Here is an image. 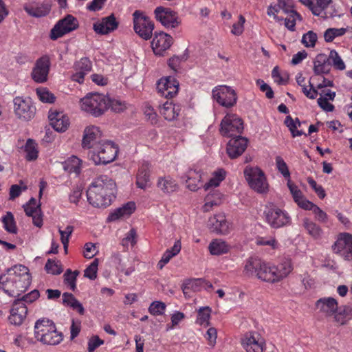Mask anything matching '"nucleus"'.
<instances>
[{"instance_id":"obj_33","label":"nucleus","mask_w":352,"mask_h":352,"mask_svg":"<svg viewBox=\"0 0 352 352\" xmlns=\"http://www.w3.org/2000/svg\"><path fill=\"white\" fill-rule=\"evenodd\" d=\"M313 69L316 76L327 74L331 70L328 56L324 54H318L314 60Z\"/></svg>"},{"instance_id":"obj_20","label":"nucleus","mask_w":352,"mask_h":352,"mask_svg":"<svg viewBox=\"0 0 352 352\" xmlns=\"http://www.w3.org/2000/svg\"><path fill=\"white\" fill-rule=\"evenodd\" d=\"M208 228L217 234H227L231 230L232 225L227 221L224 214L219 213L208 219Z\"/></svg>"},{"instance_id":"obj_64","label":"nucleus","mask_w":352,"mask_h":352,"mask_svg":"<svg viewBox=\"0 0 352 352\" xmlns=\"http://www.w3.org/2000/svg\"><path fill=\"white\" fill-rule=\"evenodd\" d=\"M293 137L300 136L302 133L297 129L300 123H296L292 118L287 117L285 121Z\"/></svg>"},{"instance_id":"obj_34","label":"nucleus","mask_w":352,"mask_h":352,"mask_svg":"<svg viewBox=\"0 0 352 352\" xmlns=\"http://www.w3.org/2000/svg\"><path fill=\"white\" fill-rule=\"evenodd\" d=\"M157 187L164 193L170 194L178 189V184L170 175H164L158 177Z\"/></svg>"},{"instance_id":"obj_40","label":"nucleus","mask_w":352,"mask_h":352,"mask_svg":"<svg viewBox=\"0 0 352 352\" xmlns=\"http://www.w3.org/2000/svg\"><path fill=\"white\" fill-rule=\"evenodd\" d=\"M63 168L69 173H74L77 175L82 168V160L76 156H72L63 163Z\"/></svg>"},{"instance_id":"obj_62","label":"nucleus","mask_w":352,"mask_h":352,"mask_svg":"<svg viewBox=\"0 0 352 352\" xmlns=\"http://www.w3.org/2000/svg\"><path fill=\"white\" fill-rule=\"evenodd\" d=\"M314 80H315V77H314V76H312L310 78V80L309 81V89L306 85H303V87H302V91L309 99H315L318 94V90L316 89V87H314V85L311 82V81H314Z\"/></svg>"},{"instance_id":"obj_36","label":"nucleus","mask_w":352,"mask_h":352,"mask_svg":"<svg viewBox=\"0 0 352 352\" xmlns=\"http://www.w3.org/2000/svg\"><path fill=\"white\" fill-rule=\"evenodd\" d=\"M181 111L179 104H174L172 102H166L160 108L161 115L167 120L171 121L175 120Z\"/></svg>"},{"instance_id":"obj_5","label":"nucleus","mask_w":352,"mask_h":352,"mask_svg":"<svg viewBox=\"0 0 352 352\" xmlns=\"http://www.w3.org/2000/svg\"><path fill=\"white\" fill-rule=\"evenodd\" d=\"M272 263L265 262L258 257H250L245 263L243 274L272 283Z\"/></svg>"},{"instance_id":"obj_32","label":"nucleus","mask_w":352,"mask_h":352,"mask_svg":"<svg viewBox=\"0 0 352 352\" xmlns=\"http://www.w3.org/2000/svg\"><path fill=\"white\" fill-rule=\"evenodd\" d=\"M151 165L147 162H143L137 173L135 184L138 188L145 189L150 183Z\"/></svg>"},{"instance_id":"obj_63","label":"nucleus","mask_w":352,"mask_h":352,"mask_svg":"<svg viewBox=\"0 0 352 352\" xmlns=\"http://www.w3.org/2000/svg\"><path fill=\"white\" fill-rule=\"evenodd\" d=\"M256 243L258 245H268L272 249L278 248V243L273 237H258L256 239Z\"/></svg>"},{"instance_id":"obj_22","label":"nucleus","mask_w":352,"mask_h":352,"mask_svg":"<svg viewBox=\"0 0 352 352\" xmlns=\"http://www.w3.org/2000/svg\"><path fill=\"white\" fill-rule=\"evenodd\" d=\"M48 118L50 121V124L53 129L58 132H64L69 126V118L63 111L56 109L51 110L49 112Z\"/></svg>"},{"instance_id":"obj_1","label":"nucleus","mask_w":352,"mask_h":352,"mask_svg":"<svg viewBox=\"0 0 352 352\" xmlns=\"http://www.w3.org/2000/svg\"><path fill=\"white\" fill-rule=\"evenodd\" d=\"M31 284V276L27 267L16 265L8 269L3 276L1 275V289L8 296L19 297L25 292Z\"/></svg>"},{"instance_id":"obj_58","label":"nucleus","mask_w":352,"mask_h":352,"mask_svg":"<svg viewBox=\"0 0 352 352\" xmlns=\"http://www.w3.org/2000/svg\"><path fill=\"white\" fill-rule=\"evenodd\" d=\"M335 321L339 324H344L349 320V315L344 307H338V310L333 314Z\"/></svg>"},{"instance_id":"obj_57","label":"nucleus","mask_w":352,"mask_h":352,"mask_svg":"<svg viewBox=\"0 0 352 352\" xmlns=\"http://www.w3.org/2000/svg\"><path fill=\"white\" fill-rule=\"evenodd\" d=\"M45 270L51 274H60L63 272V267L59 261L49 259L45 264Z\"/></svg>"},{"instance_id":"obj_55","label":"nucleus","mask_w":352,"mask_h":352,"mask_svg":"<svg viewBox=\"0 0 352 352\" xmlns=\"http://www.w3.org/2000/svg\"><path fill=\"white\" fill-rule=\"evenodd\" d=\"M318 40L317 34L313 31H308L304 34L301 42L306 47H314Z\"/></svg>"},{"instance_id":"obj_61","label":"nucleus","mask_w":352,"mask_h":352,"mask_svg":"<svg viewBox=\"0 0 352 352\" xmlns=\"http://www.w3.org/2000/svg\"><path fill=\"white\" fill-rule=\"evenodd\" d=\"M24 210L28 216L35 215L37 212L41 211L39 205L37 204L35 199L32 198L29 202L24 206Z\"/></svg>"},{"instance_id":"obj_3","label":"nucleus","mask_w":352,"mask_h":352,"mask_svg":"<svg viewBox=\"0 0 352 352\" xmlns=\"http://www.w3.org/2000/svg\"><path fill=\"white\" fill-rule=\"evenodd\" d=\"M34 337L43 344L57 345L63 339V334L57 331L54 323L46 318L38 320L34 324Z\"/></svg>"},{"instance_id":"obj_13","label":"nucleus","mask_w":352,"mask_h":352,"mask_svg":"<svg viewBox=\"0 0 352 352\" xmlns=\"http://www.w3.org/2000/svg\"><path fill=\"white\" fill-rule=\"evenodd\" d=\"M214 99L221 106L230 107L234 105L237 100L235 91L230 87L219 85L212 90Z\"/></svg>"},{"instance_id":"obj_15","label":"nucleus","mask_w":352,"mask_h":352,"mask_svg":"<svg viewBox=\"0 0 352 352\" xmlns=\"http://www.w3.org/2000/svg\"><path fill=\"white\" fill-rule=\"evenodd\" d=\"M333 250L345 260H352V234L347 232L340 233L333 245Z\"/></svg>"},{"instance_id":"obj_29","label":"nucleus","mask_w":352,"mask_h":352,"mask_svg":"<svg viewBox=\"0 0 352 352\" xmlns=\"http://www.w3.org/2000/svg\"><path fill=\"white\" fill-rule=\"evenodd\" d=\"M91 63L88 58H82L74 64V73L72 76L74 81L82 83L85 76L91 71Z\"/></svg>"},{"instance_id":"obj_53","label":"nucleus","mask_w":352,"mask_h":352,"mask_svg":"<svg viewBox=\"0 0 352 352\" xmlns=\"http://www.w3.org/2000/svg\"><path fill=\"white\" fill-rule=\"evenodd\" d=\"M78 275V271L72 272L70 270H66L64 274V281L65 283L69 286L70 289L73 291L76 288V278Z\"/></svg>"},{"instance_id":"obj_23","label":"nucleus","mask_w":352,"mask_h":352,"mask_svg":"<svg viewBox=\"0 0 352 352\" xmlns=\"http://www.w3.org/2000/svg\"><path fill=\"white\" fill-rule=\"evenodd\" d=\"M27 314L26 305L22 301L14 300L10 309L8 320L12 324L20 326L25 320Z\"/></svg>"},{"instance_id":"obj_16","label":"nucleus","mask_w":352,"mask_h":352,"mask_svg":"<svg viewBox=\"0 0 352 352\" xmlns=\"http://www.w3.org/2000/svg\"><path fill=\"white\" fill-rule=\"evenodd\" d=\"M102 131L99 127L90 125L87 126L83 132L82 146L83 148L93 150L95 146L102 142Z\"/></svg>"},{"instance_id":"obj_2","label":"nucleus","mask_w":352,"mask_h":352,"mask_svg":"<svg viewBox=\"0 0 352 352\" xmlns=\"http://www.w3.org/2000/svg\"><path fill=\"white\" fill-rule=\"evenodd\" d=\"M116 183L107 175H102L91 182L87 191V200L95 207L109 206L114 197Z\"/></svg>"},{"instance_id":"obj_27","label":"nucleus","mask_w":352,"mask_h":352,"mask_svg":"<svg viewBox=\"0 0 352 352\" xmlns=\"http://www.w3.org/2000/svg\"><path fill=\"white\" fill-rule=\"evenodd\" d=\"M293 266L290 259H285L278 265L272 264V283H278L286 278L292 271Z\"/></svg>"},{"instance_id":"obj_51","label":"nucleus","mask_w":352,"mask_h":352,"mask_svg":"<svg viewBox=\"0 0 352 352\" xmlns=\"http://www.w3.org/2000/svg\"><path fill=\"white\" fill-rule=\"evenodd\" d=\"M275 160L278 172L287 179V182L291 180L290 172L285 160L280 156H277Z\"/></svg>"},{"instance_id":"obj_50","label":"nucleus","mask_w":352,"mask_h":352,"mask_svg":"<svg viewBox=\"0 0 352 352\" xmlns=\"http://www.w3.org/2000/svg\"><path fill=\"white\" fill-rule=\"evenodd\" d=\"M346 32L345 28H329L324 33V38L326 42H331L334 38L344 35Z\"/></svg>"},{"instance_id":"obj_39","label":"nucleus","mask_w":352,"mask_h":352,"mask_svg":"<svg viewBox=\"0 0 352 352\" xmlns=\"http://www.w3.org/2000/svg\"><path fill=\"white\" fill-rule=\"evenodd\" d=\"M202 174L200 171L190 170L187 173L186 186L192 190H197L201 185Z\"/></svg>"},{"instance_id":"obj_47","label":"nucleus","mask_w":352,"mask_h":352,"mask_svg":"<svg viewBox=\"0 0 352 352\" xmlns=\"http://www.w3.org/2000/svg\"><path fill=\"white\" fill-rule=\"evenodd\" d=\"M221 194L216 191L213 194H208L206 197V203L203 206L204 212H208L213 206L220 204L221 199Z\"/></svg>"},{"instance_id":"obj_42","label":"nucleus","mask_w":352,"mask_h":352,"mask_svg":"<svg viewBox=\"0 0 352 352\" xmlns=\"http://www.w3.org/2000/svg\"><path fill=\"white\" fill-rule=\"evenodd\" d=\"M226 176V171L219 168L214 171L208 181L204 186V188L206 190H208L211 188H216L219 186L221 182L225 179Z\"/></svg>"},{"instance_id":"obj_11","label":"nucleus","mask_w":352,"mask_h":352,"mask_svg":"<svg viewBox=\"0 0 352 352\" xmlns=\"http://www.w3.org/2000/svg\"><path fill=\"white\" fill-rule=\"evenodd\" d=\"M243 129L242 120L236 114L228 113L221 122L220 133L222 135L231 137L241 133Z\"/></svg>"},{"instance_id":"obj_38","label":"nucleus","mask_w":352,"mask_h":352,"mask_svg":"<svg viewBox=\"0 0 352 352\" xmlns=\"http://www.w3.org/2000/svg\"><path fill=\"white\" fill-rule=\"evenodd\" d=\"M230 249V245L222 239H214L212 240L209 245L208 250L212 255H221L226 254Z\"/></svg>"},{"instance_id":"obj_10","label":"nucleus","mask_w":352,"mask_h":352,"mask_svg":"<svg viewBox=\"0 0 352 352\" xmlns=\"http://www.w3.org/2000/svg\"><path fill=\"white\" fill-rule=\"evenodd\" d=\"M13 104L14 113L19 119L29 121L34 117L36 108L30 98L16 97Z\"/></svg>"},{"instance_id":"obj_60","label":"nucleus","mask_w":352,"mask_h":352,"mask_svg":"<svg viewBox=\"0 0 352 352\" xmlns=\"http://www.w3.org/2000/svg\"><path fill=\"white\" fill-rule=\"evenodd\" d=\"M28 187L23 182H21L19 184L12 185L10 188V199H14L19 197L22 192L25 191Z\"/></svg>"},{"instance_id":"obj_43","label":"nucleus","mask_w":352,"mask_h":352,"mask_svg":"<svg viewBox=\"0 0 352 352\" xmlns=\"http://www.w3.org/2000/svg\"><path fill=\"white\" fill-rule=\"evenodd\" d=\"M212 309L210 307H201L197 309L195 323L202 327H208L210 324Z\"/></svg>"},{"instance_id":"obj_19","label":"nucleus","mask_w":352,"mask_h":352,"mask_svg":"<svg viewBox=\"0 0 352 352\" xmlns=\"http://www.w3.org/2000/svg\"><path fill=\"white\" fill-rule=\"evenodd\" d=\"M173 43L172 36L163 32H155L151 42V47L155 54L162 56Z\"/></svg>"},{"instance_id":"obj_25","label":"nucleus","mask_w":352,"mask_h":352,"mask_svg":"<svg viewBox=\"0 0 352 352\" xmlns=\"http://www.w3.org/2000/svg\"><path fill=\"white\" fill-rule=\"evenodd\" d=\"M118 27V21L113 14H111L94 23L93 29L96 33L105 35L113 32Z\"/></svg>"},{"instance_id":"obj_7","label":"nucleus","mask_w":352,"mask_h":352,"mask_svg":"<svg viewBox=\"0 0 352 352\" xmlns=\"http://www.w3.org/2000/svg\"><path fill=\"white\" fill-rule=\"evenodd\" d=\"M245 178L249 186L259 194H266L270 185L264 172L257 166H247L244 169Z\"/></svg>"},{"instance_id":"obj_54","label":"nucleus","mask_w":352,"mask_h":352,"mask_svg":"<svg viewBox=\"0 0 352 352\" xmlns=\"http://www.w3.org/2000/svg\"><path fill=\"white\" fill-rule=\"evenodd\" d=\"M328 58L329 62L331 61L336 69L339 70H344L345 69V64L336 51L331 50Z\"/></svg>"},{"instance_id":"obj_21","label":"nucleus","mask_w":352,"mask_h":352,"mask_svg":"<svg viewBox=\"0 0 352 352\" xmlns=\"http://www.w3.org/2000/svg\"><path fill=\"white\" fill-rule=\"evenodd\" d=\"M157 89L162 96L165 98H173L178 92L179 82L173 77H163L158 80Z\"/></svg>"},{"instance_id":"obj_35","label":"nucleus","mask_w":352,"mask_h":352,"mask_svg":"<svg viewBox=\"0 0 352 352\" xmlns=\"http://www.w3.org/2000/svg\"><path fill=\"white\" fill-rule=\"evenodd\" d=\"M135 204L133 201H129L112 212L109 215L108 220L110 221H115L121 218L129 217L135 211Z\"/></svg>"},{"instance_id":"obj_9","label":"nucleus","mask_w":352,"mask_h":352,"mask_svg":"<svg viewBox=\"0 0 352 352\" xmlns=\"http://www.w3.org/2000/svg\"><path fill=\"white\" fill-rule=\"evenodd\" d=\"M133 22L134 31L140 38L146 41L151 38L155 26L148 16L140 10H135Z\"/></svg>"},{"instance_id":"obj_6","label":"nucleus","mask_w":352,"mask_h":352,"mask_svg":"<svg viewBox=\"0 0 352 352\" xmlns=\"http://www.w3.org/2000/svg\"><path fill=\"white\" fill-rule=\"evenodd\" d=\"M118 153V148L111 141H103L88 153L89 158L96 165L107 164L114 161Z\"/></svg>"},{"instance_id":"obj_8","label":"nucleus","mask_w":352,"mask_h":352,"mask_svg":"<svg viewBox=\"0 0 352 352\" xmlns=\"http://www.w3.org/2000/svg\"><path fill=\"white\" fill-rule=\"evenodd\" d=\"M263 215L265 221L274 228H279L291 223L289 214L272 203L265 206Z\"/></svg>"},{"instance_id":"obj_28","label":"nucleus","mask_w":352,"mask_h":352,"mask_svg":"<svg viewBox=\"0 0 352 352\" xmlns=\"http://www.w3.org/2000/svg\"><path fill=\"white\" fill-rule=\"evenodd\" d=\"M302 227L311 239L316 241H322L324 237V232L320 225L309 218L302 219Z\"/></svg>"},{"instance_id":"obj_45","label":"nucleus","mask_w":352,"mask_h":352,"mask_svg":"<svg viewBox=\"0 0 352 352\" xmlns=\"http://www.w3.org/2000/svg\"><path fill=\"white\" fill-rule=\"evenodd\" d=\"M25 11L31 16L35 17L44 16L50 12V8L44 4H35L26 6Z\"/></svg>"},{"instance_id":"obj_41","label":"nucleus","mask_w":352,"mask_h":352,"mask_svg":"<svg viewBox=\"0 0 352 352\" xmlns=\"http://www.w3.org/2000/svg\"><path fill=\"white\" fill-rule=\"evenodd\" d=\"M25 158L28 161H34L38 156V146L37 143L32 139H28L23 146Z\"/></svg>"},{"instance_id":"obj_46","label":"nucleus","mask_w":352,"mask_h":352,"mask_svg":"<svg viewBox=\"0 0 352 352\" xmlns=\"http://www.w3.org/2000/svg\"><path fill=\"white\" fill-rule=\"evenodd\" d=\"M310 205L307 207V208H305V210H311L313 213L315 214V218L317 221H318L320 223H325L328 222L329 221V216L328 214L323 211L320 208H319L318 206L310 202Z\"/></svg>"},{"instance_id":"obj_18","label":"nucleus","mask_w":352,"mask_h":352,"mask_svg":"<svg viewBox=\"0 0 352 352\" xmlns=\"http://www.w3.org/2000/svg\"><path fill=\"white\" fill-rule=\"evenodd\" d=\"M50 67V61L47 56H43L38 59L31 74L32 79L38 83L46 82L47 80Z\"/></svg>"},{"instance_id":"obj_12","label":"nucleus","mask_w":352,"mask_h":352,"mask_svg":"<svg viewBox=\"0 0 352 352\" xmlns=\"http://www.w3.org/2000/svg\"><path fill=\"white\" fill-rule=\"evenodd\" d=\"M241 342L246 352H263L266 348L264 338L256 331H250L244 334Z\"/></svg>"},{"instance_id":"obj_44","label":"nucleus","mask_w":352,"mask_h":352,"mask_svg":"<svg viewBox=\"0 0 352 352\" xmlns=\"http://www.w3.org/2000/svg\"><path fill=\"white\" fill-rule=\"evenodd\" d=\"M1 222L3 224L4 229L10 234H16L18 228L13 214L11 212H7L2 217Z\"/></svg>"},{"instance_id":"obj_31","label":"nucleus","mask_w":352,"mask_h":352,"mask_svg":"<svg viewBox=\"0 0 352 352\" xmlns=\"http://www.w3.org/2000/svg\"><path fill=\"white\" fill-rule=\"evenodd\" d=\"M287 186L292 196L294 201L299 208L305 210V208H307L309 206H311V201L304 196L298 186H296L292 180H288L287 182Z\"/></svg>"},{"instance_id":"obj_56","label":"nucleus","mask_w":352,"mask_h":352,"mask_svg":"<svg viewBox=\"0 0 352 352\" xmlns=\"http://www.w3.org/2000/svg\"><path fill=\"white\" fill-rule=\"evenodd\" d=\"M166 307L165 303L161 301H154L150 305L148 311L153 316H160L164 314Z\"/></svg>"},{"instance_id":"obj_48","label":"nucleus","mask_w":352,"mask_h":352,"mask_svg":"<svg viewBox=\"0 0 352 352\" xmlns=\"http://www.w3.org/2000/svg\"><path fill=\"white\" fill-rule=\"evenodd\" d=\"M38 99L45 103H53L55 101L54 95L45 87H40L36 90Z\"/></svg>"},{"instance_id":"obj_26","label":"nucleus","mask_w":352,"mask_h":352,"mask_svg":"<svg viewBox=\"0 0 352 352\" xmlns=\"http://www.w3.org/2000/svg\"><path fill=\"white\" fill-rule=\"evenodd\" d=\"M247 146L248 140L243 137L238 136L230 140L227 144L226 151L230 158H236L243 154Z\"/></svg>"},{"instance_id":"obj_37","label":"nucleus","mask_w":352,"mask_h":352,"mask_svg":"<svg viewBox=\"0 0 352 352\" xmlns=\"http://www.w3.org/2000/svg\"><path fill=\"white\" fill-rule=\"evenodd\" d=\"M181 248V241L179 240L175 241L173 246L170 249H167L163 254L160 261L157 263V267L160 270L162 269L173 257L179 253Z\"/></svg>"},{"instance_id":"obj_30","label":"nucleus","mask_w":352,"mask_h":352,"mask_svg":"<svg viewBox=\"0 0 352 352\" xmlns=\"http://www.w3.org/2000/svg\"><path fill=\"white\" fill-rule=\"evenodd\" d=\"M316 307L320 313L331 316L338 310V301L332 297L321 298L316 302Z\"/></svg>"},{"instance_id":"obj_49","label":"nucleus","mask_w":352,"mask_h":352,"mask_svg":"<svg viewBox=\"0 0 352 352\" xmlns=\"http://www.w3.org/2000/svg\"><path fill=\"white\" fill-rule=\"evenodd\" d=\"M74 231V227L72 226H67L64 230L58 228V232L60 235V241L63 245L65 253L67 252L68 244L69 238Z\"/></svg>"},{"instance_id":"obj_17","label":"nucleus","mask_w":352,"mask_h":352,"mask_svg":"<svg viewBox=\"0 0 352 352\" xmlns=\"http://www.w3.org/2000/svg\"><path fill=\"white\" fill-rule=\"evenodd\" d=\"M154 12L156 19L167 28H174L179 24L177 14L168 8L157 7Z\"/></svg>"},{"instance_id":"obj_24","label":"nucleus","mask_w":352,"mask_h":352,"mask_svg":"<svg viewBox=\"0 0 352 352\" xmlns=\"http://www.w3.org/2000/svg\"><path fill=\"white\" fill-rule=\"evenodd\" d=\"M311 12L322 19L331 18L336 14V10L332 5V0H316L311 8Z\"/></svg>"},{"instance_id":"obj_52","label":"nucleus","mask_w":352,"mask_h":352,"mask_svg":"<svg viewBox=\"0 0 352 352\" xmlns=\"http://www.w3.org/2000/svg\"><path fill=\"white\" fill-rule=\"evenodd\" d=\"M287 14H288V16L285 20V27L288 30L294 31L295 29L296 21H301L302 18L300 15L298 13H297L295 10Z\"/></svg>"},{"instance_id":"obj_4","label":"nucleus","mask_w":352,"mask_h":352,"mask_svg":"<svg viewBox=\"0 0 352 352\" xmlns=\"http://www.w3.org/2000/svg\"><path fill=\"white\" fill-rule=\"evenodd\" d=\"M110 98L99 93H89L80 100V109L94 117L102 115L108 109Z\"/></svg>"},{"instance_id":"obj_14","label":"nucleus","mask_w":352,"mask_h":352,"mask_svg":"<svg viewBox=\"0 0 352 352\" xmlns=\"http://www.w3.org/2000/svg\"><path fill=\"white\" fill-rule=\"evenodd\" d=\"M78 27V22L76 18L69 14L64 19L59 20L50 32V38L56 40L65 34L75 30Z\"/></svg>"},{"instance_id":"obj_59","label":"nucleus","mask_w":352,"mask_h":352,"mask_svg":"<svg viewBox=\"0 0 352 352\" xmlns=\"http://www.w3.org/2000/svg\"><path fill=\"white\" fill-rule=\"evenodd\" d=\"M98 266V260L96 258L93 262L85 269L84 276L90 280H94L97 277Z\"/></svg>"}]
</instances>
